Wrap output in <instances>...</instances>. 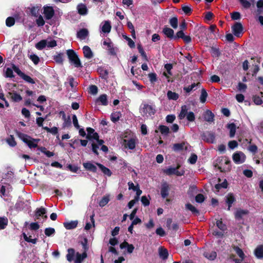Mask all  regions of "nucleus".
<instances>
[{
	"label": "nucleus",
	"mask_w": 263,
	"mask_h": 263,
	"mask_svg": "<svg viewBox=\"0 0 263 263\" xmlns=\"http://www.w3.org/2000/svg\"><path fill=\"white\" fill-rule=\"evenodd\" d=\"M231 161L227 157L218 158L214 164V166L217 168L221 172H228L231 169Z\"/></svg>",
	"instance_id": "1"
},
{
	"label": "nucleus",
	"mask_w": 263,
	"mask_h": 263,
	"mask_svg": "<svg viewBox=\"0 0 263 263\" xmlns=\"http://www.w3.org/2000/svg\"><path fill=\"white\" fill-rule=\"evenodd\" d=\"M66 53L71 64L77 68L83 67L78 54L73 49H68Z\"/></svg>",
	"instance_id": "2"
},
{
	"label": "nucleus",
	"mask_w": 263,
	"mask_h": 263,
	"mask_svg": "<svg viewBox=\"0 0 263 263\" xmlns=\"http://www.w3.org/2000/svg\"><path fill=\"white\" fill-rule=\"evenodd\" d=\"M19 138L26 144L30 148H35L37 146V140L32 138L30 136L23 133H18Z\"/></svg>",
	"instance_id": "3"
},
{
	"label": "nucleus",
	"mask_w": 263,
	"mask_h": 263,
	"mask_svg": "<svg viewBox=\"0 0 263 263\" xmlns=\"http://www.w3.org/2000/svg\"><path fill=\"white\" fill-rule=\"evenodd\" d=\"M180 165H178L176 167H169L165 170H164L163 172L166 174L167 175L171 176L172 175H176L177 176H181L184 175V171H178V169L179 168Z\"/></svg>",
	"instance_id": "4"
},
{
	"label": "nucleus",
	"mask_w": 263,
	"mask_h": 263,
	"mask_svg": "<svg viewBox=\"0 0 263 263\" xmlns=\"http://www.w3.org/2000/svg\"><path fill=\"white\" fill-rule=\"evenodd\" d=\"M201 138L203 140L206 142L210 143H214L215 142V135L213 132L206 131L203 132L201 134Z\"/></svg>",
	"instance_id": "5"
},
{
	"label": "nucleus",
	"mask_w": 263,
	"mask_h": 263,
	"mask_svg": "<svg viewBox=\"0 0 263 263\" xmlns=\"http://www.w3.org/2000/svg\"><path fill=\"white\" fill-rule=\"evenodd\" d=\"M141 110L144 115L148 114L149 116H152L156 113L155 107L147 104H144Z\"/></svg>",
	"instance_id": "6"
},
{
	"label": "nucleus",
	"mask_w": 263,
	"mask_h": 263,
	"mask_svg": "<svg viewBox=\"0 0 263 263\" xmlns=\"http://www.w3.org/2000/svg\"><path fill=\"white\" fill-rule=\"evenodd\" d=\"M46 213L47 210L45 208H37L34 214L35 220L39 219L40 217H42L44 219L46 220L48 218L46 215Z\"/></svg>",
	"instance_id": "7"
},
{
	"label": "nucleus",
	"mask_w": 263,
	"mask_h": 263,
	"mask_svg": "<svg viewBox=\"0 0 263 263\" xmlns=\"http://www.w3.org/2000/svg\"><path fill=\"white\" fill-rule=\"evenodd\" d=\"M232 158L234 162L236 164L242 163L246 159V156L242 152L235 153Z\"/></svg>",
	"instance_id": "8"
},
{
	"label": "nucleus",
	"mask_w": 263,
	"mask_h": 263,
	"mask_svg": "<svg viewBox=\"0 0 263 263\" xmlns=\"http://www.w3.org/2000/svg\"><path fill=\"white\" fill-rule=\"evenodd\" d=\"M232 29L234 34L237 37H239L242 32L243 26L240 23L236 22L232 27Z\"/></svg>",
	"instance_id": "9"
},
{
	"label": "nucleus",
	"mask_w": 263,
	"mask_h": 263,
	"mask_svg": "<svg viewBox=\"0 0 263 263\" xmlns=\"http://www.w3.org/2000/svg\"><path fill=\"white\" fill-rule=\"evenodd\" d=\"M87 134L86 135V138L89 141H91L93 139H98L99 137V134L95 132V129L91 127H87L86 128Z\"/></svg>",
	"instance_id": "10"
},
{
	"label": "nucleus",
	"mask_w": 263,
	"mask_h": 263,
	"mask_svg": "<svg viewBox=\"0 0 263 263\" xmlns=\"http://www.w3.org/2000/svg\"><path fill=\"white\" fill-rule=\"evenodd\" d=\"M44 14L46 19L50 20L54 14V10L52 7H45L44 8Z\"/></svg>",
	"instance_id": "11"
},
{
	"label": "nucleus",
	"mask_w": 263,
	"mask_h": 263,
	"mask_svg": "<svg viewBox=\"0 0 263 263\" xmlns=\"http://www.w3.org/2000/svg\"><path fill=\"white\" fill-rule=\"evenodd\" d=\"M169 190L170 187L168 183L166 182H163L161 184V195L163 199L166 198L168 196Z\"/></svg>",
	"instance_id": "12"
},
{
	"label": "nucleus",
	"mask_w": 263,
	"mask_h": 263,
	"mask_svg": "<svg viewBox=\"0 0 263 263\" xmlns=\"http://www.w3.org/2000/svg\"><path fill=\"white\" fill-rule=\"evenodd\" d=\"M236 201L235 197L233 193H229L226 197V202L228 204V210L230 211L232 204Z\"/></svg>",
	"instance_id": "13"
},
{
	"label": "nucleus",
	"mask_w": 263,
	"mask_h": 263,
	"mask_svg": "<svg viewBox=\"0 0 263 263\" xmlns=\"http://www.w3.org/2000/svg\"><path fill=\"white\" fill-rule=\"evenodd\" d=\"M249 212L248 210L238 209L235 212L234 216L236 219H241L243 216L248 215Z\"/></svg>",
	"instance_id": "14"
},
{
	"label": "nucleus",
	"mask_w": 263,
	"mask_h": 263,
	"mask_svg": "<svg viewBox=\"0 0 263 263\" xmlns=\"http://www.w3.org/2000/svg\"><path fill=\"white\" fill-rule=\"evenodd\" d=\"M162 33L170 40H174V31L173 29L165 26L163 30Z\"/></svg>",
	"instance_id": "15"
},
{
	"label": "nucleus",
	"mask_w": 263,
	"mask_h": 263,
	"mask_svg": "<svg viewBox=\"0 0 263 263\" xmlns=\"http://www.w3.org/2000/svg\"><path fill=\"white\" fill-rule=\"evenodd\" d=\"M78 224V220L70 221L63 223L64 227L67 230H72L77 228Z\"/></svg>",
	"instance_id": "16"
},
{
	"label": "nucleus",
	"mask_w": 263,
	"mask_h": 263,
	"mask_svg": "<svg viewBox=\"0 0 263 263\" xmlns=\"http://www.w3.org/2000/svg\"><path fill=\"white\" fill-rule=\"evenodd\" d=\"M77 8L79 14L84 15L87 14L88 9L85 4L82 3L79 4L78 5Z\"/></svg>",
	"instance_id": "17"
},
{
	"label": "nucleus",
	"mask_w": 263,
	"mask_h": 263,
	"mask_svg": "<svg viewBox=\"0 0 263 263\" xmlns=\"http://www.w3.org/2000/svg\"><path fill=\"white\" fill-rule=\"evenodd\" d=\"M83 165L87 171H89L93 173H96L97 171V166L90 162L83 163Z\"/></svg>",
	"instance_id": "18"
},
{
	"label": "nucleus",
	"mask_w": 263,
	"mask_h": 263,
	"mask_svg": "<svg viewBox=\"0 0 263 263\" xmlns=\"http://www.w3.org/2000/svg\"><path fill=\"white\" fill-rule=\"evenodd\" d=\"M83 51L84 57L88 59L92 58L93 53L89 46H84L83 48Z\"/></svg>",
	"instance_id": "19"
},
{
	"label": "nucleus",
	"mask_w": 263,
	"mask_h": 263,
	"mask_svg": "<svg viewBox=\"0 0 263 263\" xmlns=\"http://www.w3.org/2000/svg\"><path fill=\"white\" fill-rule=\"evenodd\" d=\"M96 165L99 167V168L101 170L102 172L104 175H107L108 177L111 176L112 172L108 168L105 167L104 165L99 163H96Z\"/></svg>",
	"instance_id": "20"
},
{
	"label": "nucleus",
	"mask_w": 263,
	"mask_h": 263,
	"mask_svg": "<svg viewBox=\"0 0 263 263\" xmlns=\"http://www.w3.org/2000/svg\"><path fill=\"white\" fill-rule=\"evenodd\" d=\"M88 31L86 28L81 29L77 32V37L80 39H85L88 35Z\"/></svg>",
	"instance_id": "21"
},
{
	"label": "nucleus",
	"mask_w": 263,
	"mask_h": 263,
	"mask_svg": "<svg viewBox=\"0 0 263 263\" xmlns=\"http://www.w3.org/2000/svg\"><path fill=\"white\" fill-rule=\"evenodd\" d=\"M8 94L10 96L12 100L14 102H19L21 101H22L23 99L21 96L16 92H9L8 93Z\"/></svg>",
	"instance_id": "22"
},
{
	"label": "nucleus",
	"mask_w": 263,
	"mask_h": 263,
	"mask_svg": "<svg viewBox=\"0 0 263 263\" xmlns=\"http://www.w3.org/2000/svg\"><path fill=\"white\" fill-rule=\"evenodd\" d=\"M111 26L109 21H105L102 27V31L104 33H108L110 32Z\"/></svg>",
	"instance_id": "23"
},
{
	"label": "nucleus",
	"mask_w": 263,
	"mask_h": 263,
	"mask_svg": "<svg viewBox=\"0 0 263 263\" xmlns=\"http://www.w3.org/2000/svg\"><path fill=\"white\" fill-rule=\"evenodd\" d=\"M204 120L208 122H213L214 120V115L210 110H206L204 116Z\"/></svg>",
	"instance_id": "24"
},
{
	"label": "nucleus",
	"mask_w": 263,
	"mask_h": 263,
	"mask_svg": "<svg viewBox=\"0 0 263 263\" xmlns=\"http://www.w3.org/2000/svg\"><path fill=\"white\" fill-rule=\"evenodd\" d=\"M227 128L230 130V137L233 138L234 137L236 130V126L235 123H232L227 125Z\"/></svg>",
	"instance_id": "25"
},
{
	"label": "nucleus",
	"mask_w": 263,
	"mask_h": 263,
	"mask_svg": "<svg viewBox=\"0 0 263 263\" xmlns=\"http://www.w3.org/2000/svg\"><path fill=\"white\" fill-rule=\"evenodd\" d=\"M254 253L258 258H263V245L258 246L255 249Z\"/></svg>",
	"instance_id": "26"
},
{
	"label": "nucleus",
	"mask_w": 263,
	"mask_h": 263,
	"mask_svg": "<svg viewBox=\"0 0 263 263\" xmlns=\"http://www.w3.org/2000/svg\"><path fill=\"white\" fill-rule=\"evenodd\" d=\"M160 257L163 260H166L168 256V252L167 249L160 247L159 249Z\"/></svg>",
	"instance_id": "27"
},
{
	"label": "nucleus",
	"mask_w": 263,
	"mask_h": 263,
	"mask_svg": "<svg viewBox=\"0 0 263 263\" xmlns=\"http://www.w3.org/2000/svg\"><path fill=\"white\" fill-rule=\"evenodd\" d=\"M228 186V182L226 179H224V180L222 183L215 184L214 187L216 190V192H219L222 188L227 189Z\"/></svg>",
	"instance_id": "28"
},
{
	"label": "nucleus",
	"mask_w": 263,
	"mask_h": 263,
	"mask_svg": "<svg viewBox=\"0 0 263 263\" xmlns=\"http://www.w3.org/2000/svg\"><path fill=\"white\" fill-rule=\"evenodd\" d=\"M187 110L188 108L186 105H184L181 106V111L178 116V118L180 120H182L185 117L186 114L188 113Z\"/></svg>",
	"instance_id": "29"
},
{
	"label": "nucleus",
	"mask_w": 263,
	"mask_h": 263,
	"mask_svg": "<svg viewBox=\"0 0 263 263\" xmlns=\"http://www.w3.org/2000/svg\"><path fill=\"white\" fill-rule=\"evenodd\" d=\"M97 101L100 102L101 104L104 106H106L108 104L107 96L106 94H103L99 96L97 99Z\"/></svg>",
	"instance_id": "30"
},
{
	"label": "nucleus",
	"mask_w": 263,
	"mask_h": 263,
	"mask_svg": "<svg viewBox=\"0 0 263 263\" xmlns=\"http://www.w3.org/2000/svg\"><path fill=\"white\" fill-rule=\"evenodd\" d=\"M167 97L168 100H177L179 98V95L176 92L168 90L167 92Z\"/></svg>",
	"instance_id": "31"
},
{
	"label": "nucleus",
	"mask_w": 263,
	"mask_h": 263,
	"mask_svg": "<svg viewBox=\"0 0 263 263\" xmlns=\"http://www.w3.org/2000/svg\"><path fill=\"white\" fill-rule=\"evenodd\" d=\"M185 208L191 211L193 214H196V215L199 214V211L192 204L188 203L185 204Z\"/></svg>",
	"instance_id": "32"
},
{
	"label": "nucleus",
	"mask_w": 263,
	"mask_h": 263,
	"mask_svg": "<svg viewBox=\"0 0 263 263\" xmlns=\"http://www.w3.org/2000/svg\"><path fill=\"white\" fill-rule=\"evenodd\" d=\"M63 53H58L57 55H54L53 59L55 62L60 64H63Z\"/></svg>",
	"instance_id": "33"
},
{
	"label": "nucleus",
	"mask_w": 263,
	"mask_h": 263,
	"mask_svg": "<svg viewBox=\"0 0 263 263\" xmlns=\"http://www.w3.org/2000/svg\"><path fill=\"white\" fill-rule=\"evenodd\" d=\"M68 254L66 255V258L68 261H71L75 254V250L73 248H69L67 250Z\"/></svg>",
	"instance_id": "34"
},
{
	"label": "nucleus",
	"mask_w": 263,
	"mask_h": 263,
	"mask_svg": "<svg viewBox=\"0 0 263 263\" xmlns=\"http://www.w3.org/2000/svg\"><path fill=\"white\" fill-rule=\"evenodd\" d=\"M169 23L172 27L174 29H176L178 26V20L177 16H174L171 18L169 20Z\"/></svg>",
	"instance_id": "35"
},
{
	"label": "nucleus",
	"mask_w": 263,
	"mask_h": 263,
	"mask_svg": "<svg viewBox=\"0 0 263 263\" xmlns=\"http://www.w3.org/2000/svg\"><path fill=\"white\" fill-rule=\"evenodd\" d=\"M121 116V113L120 111H116L111 114V120L115 123L118 121Z\"/></svg>",
	"instance_id": "36"
},
{
	"label": "nucleus",
	"mask_w": 263,
	"mask_h": 263,
	"mask_svg": "<svg viewBox=\"0 0 263 263\" xmlns=\"http://www.w3.org/2000/svg\"><path fill=\"white\" fill-rule=\"evenodd\" d=\"M47 45V41L42 40L35 44V47L38 50L43 49Z\"/></svg>",
	"instance_id": "37"
},
{
	"label": "nucleus",
	"mask_w": 263,
	"mask_h": 263,
	"mask_svg": "<svg viewBox=\"0 0 263 263\" xmlns=\"http://www.w3.org/2000/svg\"><path fill=\"white\" fill-rule=\"evenodd\" d=\"M208 93L206 91V90L204 88H202L201 91V95L200 96V101L204 103L205 102L206 100V98L208 97Z\"/></svg>",
	"instance_id": "38"
},
{
	"label": "nucleus",
	"mask_w": 263,
	"mask_h": 263,
	"mask_svg": "<svg viewBox=\"0 0 263 263\" xmlns=\"http://www.w3.org/2000/svg\"><path fill=\"white\" fill-rule=\"evenodd\" d=\"M158 129L160 130V133L164 135H167L170 133V128L165 125H159Z\"/></svg>",
	"instance_id": "39"
},
{
	"label": "nucleus",
	"mask_w": 263,
	"mask_h": 263,
	"mask_svg": "<svg viewBox=\"0 0 263 263\" xmlns=\"http://www.w3.org/2000/svg\"><path fill=\"white\" fill-rule=\"evenodd\" d=\"M109 201V196H103L100 201L99 202V206L101 207H103L106 205L108 202Z\"/></svg>",
	"instance_id": "40"
},
{
	"label": "nucleus",
	"mask_w": 263,
	"mask_h": 263,
	"mask_svg": "<svg viewBox=\"0 0 263 263\" xmlns=\"http://www.w3.org/2000/svg\"><path fill=\"white\" fill-rule=\"evenodd\" d=\"M216 224V226L222 232H224L227 230L226 225L222 222L221 219L217 220Z\"/></svg>",
	"instance_id": "41"
},
{
	"label": "nucleus",
	"mask_w": 263,
	"mask_h": 263,
	"mask_svg": "<svg viewBox=\"0 0 263 263\" xmlns=\"http://www.w3.org/2000/svg\"><path fill=\"white\" fill-rule=\"evenodd\" d=\"M126 146L130 149H134L136 147V142L134 139H130L127 141Z\"/></svg>",
	"instance_id": "42"
},
{
	"label": "nucleus",
	"mask_w": 263,
	"mask_h": 263,
	"mask_svg": "<svg viewBox=\"0 0 263 263\" xmlns=\"http://www.w3.org/2000/svg\"><path fill=\"white\" fill-rule=\"evenodd\" d=\"M100 77L102 79L107 80L108 78V71L106 69L100 68L99 69Z\"/></svg>",
	"instance_id": "43"
},
{
	"label": "nucleus",
	"mask_w": 263,
	"mask_h": 263,
	"mask_svg": "<svg viewBox=\"0 0 263 263\" xmlns=\"http://www.w3.org/2000/svg\"><path fill=\"white\" fill-rule=\"evenodd\" d=\"M39 149L42 153H44L47 157L49 158L53 156L54 155L53 152L47 151L45 147H41L39 148Z\"/></svg>",
	"instance_id": "44"
},
{
	"label": "nucleus",
	"mask_w": 263,
	"mask_h": 263,
	"mask_svg": "<svg viewBox=\"0 0 263 263\" xmlns=\"http://www.w3.org/2000/svg\"><path fill=\"white\" fill-rule=\"evenodd\" d=\"M184 143H175L173 145V149L175 152L180 151L183 149Z\"/></svg>",
	"instance_id": "45"
},
{
	"label": "nucleus",
	"mask_w": 263,
	"mask_h": 263,
	"mask_svg": "<svg viewBox=\"0 0 263 263\" xmlns=\"http://www.w3.org/2000/svg\"><path fill=\"white\" fill-rule=\"evenodd\" d=\"M8 219L6 217H0V230L4 229L8 224Z\"/></svg>",
	"instance_id": "46"
},
{
	"label": "nucleus",
	"mask_w": 263,
	"mask_h": 263,
	"mask_svg": "<svg viewBox=\"0 0 263 263\" xmlns=\"http://www.w3.org/2000/svg\"><path fill=\"white\" fill-rule=\"evenodd\" d=\"M234 250L238 256L241 258V260H242L245 256V255L242 250L238 247H235Z\"/></svg>",
	"instance_id": "47"
},
{
	"label": "nucleus",
	"mask_w": 263,
	"mask_h": 263,
	"mask_svg": "<svg viewBox=\"0 0 263 263\" xmlns=\"http://www.w3.org/2000/svg\"><path fill=\"white\" fill-rule=\"evenodd\" d=\"M148 78L152 84H154L157 81V76L155 72H152L148 74Z\"/></svg>",
	"instance_id": "48"
},
{
	"label": "nucleus",
	"mask_w": 263,
	"mask_h": 263,
	"mask_svg": "<svg viewBox=\"0 0 263 263\" xmlns=\"http://www.w3.org/2000/svg\"><path fill=\"white\" fill-rule=\"evenodd\" d=\"M137 48L138 49L139 52L141 54V55L142 58L146 61H148V59L146 55L145 52L144 51L142 46L141 45H138Z\"/></svg>",
	"instance_id": "49"
},
{
	"label": "nucleus",
	"mask_w": 263,
	"mask_h": 263,
	"mask_svg": "<svg viewBox=\"0 0 263 263\" xmlns=\"http://www.w3.org/2000/svg\"><path fill=\"white\" fill-rule=\"evenodd\" d=\"M15 24V19L14 17L9 16L6 20V25L7 27H10Z\"/></svg>",
	"instance_id": "50"
},
{
	"label": "nucleus",
	"mask_w": 263,
	"mask_h": 263,
	"mask_svg": "<svg viewBox=\"0 0 263 263\" xmlns=\"http://www.w3.org/2000/svg\"><path fill=\"white\" fill-rule=\"evenodd\" d=\"M21 78L29 83L32 84H34L35 83V82L34 81L33 79H32L30 76L26 74L25 73H24Z\"/></svg>",
	"instance_id": "51"
},
{
	"label": "nucleus",
	"mask_w": 263,
	"mask_h": 263,
	"mask_svg": "<svg viewBox=\"0 0 263 263\" xmlns=\"http://www.w3.org/2000/svg\"><path fill=\"white\" fill-rule=\"evenodd\" d=\"M211 53H212L213 57H219L221 53L218 48L212 47L211 49Z\"/></svg>",
	"instance_id": "52"
},
{
	"label": "nucleus",
	"mask_w": 263,
	"mask_h": 263,
	"mask_svg": "<svg viewBox=\"0 0 263 263\" xmlns=\"http://www.w3.org/2000/svg\"><path fill=\"white\" fill-rule=\"evenodd\" d=\"M45 234L48 236H51L52 235L54 234L55 232V229L53 228H47L45 229Z\"/></svg>",
	"instance_id": "53"
},
{
	"label": "nucleus",
	"mask_w": 263,
	"mask_h": 263,
	"mask_svg": "<svg viewBox=\"0 0 263 263\" xmlns=\"http://www.w3.org/2000/svg\"><path fill=\"white\" fill-rule=\"evenodd\" d=\"M98 87L95 85H91L89 87V93L91 95H96L98 93Z\"/></svg>",
	"instance_id": "54"
},
{
	"label": "nucleus",
	"mask_w": 263,
	"mask_h": 263,
	"mask_svg": "<svg viewBox=\"0 0 263 263\" xmlns=\"http://www.w3.org/2000/svg\"><path fill=\"white\" fill-rule=\"evenodd\" d=\"M198 84H200L199 83H193L191 85H189L187 87H184L183 88V90L187 93L190 92L194 87H195L196 86H197Z\"/></svg>",
	"instance_id": "55"
},
{
	"label": "nucleus",
	"mask_w": 263,
	"mask_h": 263,
	"mask_svg": "<svg viewBox=\"0 0 263 263\" xmlns=\"http://www.w3.org/2000/svg\"><path fill=\"white\" fill-rule=\"evenodd\" d=\"M204 256L208 259L213 260L216 258L217 253L215 251H212L211 253H206Z\"/></svg>",
	"instance_id": "56"
},
{
	"label": "nucleus",
	"mask_w": 263,
	"mask_h": 263,
	"mask_svg": "<svg viewBox=\"0 0 263 263\" xmlns=\"http://www.w3.org/2000/svg\"><path fill=\"white\" fill-rule=\"evenodd\" d=\"M5 77L13 78L14 77V75L13 72V69L10 68H7L5 72Z\"/></svg>",
	"instance_id": "57"
},
{
	"label": "nucleus",
	"mask_w": 263,
	"mask_h": 263,
	"mask_svg": "<svg viewBox=\"0 0 263 263\" xmlns=\"http://www.w3.org/2000/svg\"><path fill=\"white\" fill-rule=\"evenodd\" d=\"M7 142L8 144L12 147H14L16 145V142L13 136H10V137L7 139Z\"/></svg>",
	"instance_id": "58"
},
{
	"label": "nucleus",
	"mask_w": 263,
	"mask_h": 263,
	"mask_svg": "<svg viewBox=\"0 0 263 263\" xmlns=\"http://www.w3.org/2000/svg\"><path fill=\"white\" fill-rule=\"evenodd\" d=\"M182 10L184 12L185 14L187 15H190L192 12V8L187 6H182Z\"/></svg>",
	"instance_id": "59"
},
{
	"label": "nucleus",
	"mask_w": 263,
	"mask_h": 263,
	"mask_svg": "<svg viewBox=\"0 0 263 263\" xmlns=\"http://www.w3.org/2000/svg\"><path fill=\"white\" fill-rule=\"evenodd\" d=\"M67 168L71 172L77 173L79 170V168L78 166L75 165H72L71 164H67Z\"/></svg>",
	"instance_id": "60"
},
{
	"label": "nucleus",
	"mask_w": 263,
	"mask_h": 263,
	"mask_svg": "<svg viewBox=\"0 0 263 263\" xmlns=\"http://www.w3.org/2000/svg\"><path fill=\"white\" fill-rule=\"evenodd\" d=\"M30 60L33 62L35 65H37L39 64L40 62V59L37 55L36 54H31L29 57Z\"/></svg>",
	"instance_id": "61"
},
{
	"label": "nucleus",
	"mask_w": 263,
	"mask_h": 263,
	"mask_svg": "<svg viewBox=\"0 0 263 263\" xmlns=\"http://www.w3.org/2000/svg\"><path fill=\"white\" fill-rule=\"evenodd\" d=\"M186 119L189 121V122H193L195 121V115L194 114L193 112L192 111H190L186 115Z\"/></svg>",
	"instance_id": "62"
},
{
	"label": "nucleus",
	"mask_w": 263,
	"mask_h": 263,
	"mask_svg": "<svg viewBox=\"0 0 263 263\" xmlns=\"http://www.w3.org/2000/svg\"><path fill=\"white\" fill-rule=\"evenodd\" d=\"M184 35L183 31L180 30L176 33V35H174V40H177L179 39H183Z\"/></svg>",
	"instance_id": "63"
},
{
	"label": "nucleus",
	"mask_w": 263,
	"mask_h": 263,
	"mask_svg": "<svg viewBox=\"0 0 263 263\" xmlns=\"http://www.w3.org/2000/svg\"><path fill=\"white\" fill-rule=\"evenodd\" d=\"M204 200V196L202 194H198L195 197V201L198 203H202Z\"/></svg>",
	"instance_id": "64"
}]
</instances>
